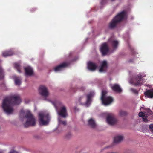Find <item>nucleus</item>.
<instances>
[{
    "label": "nucleus",
    "instance_id": "28",
    "mask_svg": "<svg viewBox=\"0 0 153 153\" xmlns=\"http://www.w3.org/2000/svg\"><path fill=\"white\" fill-rule=\"evenodd\" d=\"M59 123L60 124H62L64 126L66 124V122L65 121H62L61 118H58V119Z\"/></svg>",
    "mask_w": 153,
    "mask_h": 153
},
{
    "label": "nucleus",
    "instance_id": "36",
    "mask_svg": "<svg viewBox=\"0 0 153 153\" xmlns=\"http://www.w3.org/2000/svg\"><path fill=\"white\" fill-rule=\"evenodd\" d=\"M129 62H133V59H130L129 60Z\"/></svg>",
    "mask_w": 153,
    "mask_h": 153
},
{
    "label": "nucleus",
    "instance_id": "20",
    "mask_svg": "<svg viewBox=\"0 0 153 153\" xmlns=\"http://www.w3.org/2000/svg\"><path fill=\"white\" fill-rule=\"evenodd\" d=\"M139 116L140 117H142L144 122H146L147 121V117L148 116L147 114H146L142 112H140L139 113Z\"/></svg>",
    "mask_w": 153,
    "mask_h": 153
},
{
    "label": "nucleus",
    "instance_id": "11",
    "mask_svg": "<svg viewBox=\"0 0 153 153\" xmlns=\"http://www.w3.org/2000/svg\"><path fill=\"white\" fill-rule=\"evenodd\" d=\"M68 64L67 62L62 63L59 65L56 66L54 69V70L55 72L60 71L63 69L68 66Z\"/></svg>",
    "mask_w": 153,
    "mask_h": 153
},
{
    "label": "nucleus",
    "instance_id": "35",
    "mask_svg": "<svg viewBox=\"0 0 153 153\" xmlns=\"http://www.w3.org/2000/svg\"><path fill=\"white\" fill-rule=\"evenodd\" d=\"M34 137L35 138H36V139H37L38 138V136H36L35 135H34Z\"/></svg>",
    "mask_w": 153,
    "mask_h": 153
},
{
    "label": "nucleus",
    "instance_id": "37",
    "mask_svg": "<svg viewBox=\"0 0 153 153\" xmlns=\"http://www.w3.org/2000/svg\"><path fill=\"white\" fill-rule=\"evenodd\" d=\"M25 103H28V102H26V101H25Z\"/></svg>",
    "mask_w": 153,
    "mask_h": 153
},
{
    "label": "nucleus",
    "instance_id": "8",
    "mask_svg": "<svg viewBox=\"0 0 153 153\" xmlns=\"http://www.w3.org/2000/svg\"><path fill=\"white\" fill-rule=\"evenodd\" d=\"M25 75L27 77L32 76L34 75V71L32 68L27 66L24 68Z\"/></svg>",
    "mask_w": 153,
    "mask_h": 153
},
{
    "label": "nucleus",
    "instance_id": "1",
    "mask_svg": "<svg viewBox=\"0 0 153 153\" xmlns=\"http://www.w3.org/2000/svg\"><path fill=\"white\" fill-rule=\"evenodd\" d=\"M22 102L19 94H16L6 97L3 101L2 107L4 112L7 115L13 113V105L20 104Z\"/></svg>",
    "mask_w": 153,
    "mask_h": 153
},
{
    "label": "nucleus",
    "instance_id": "17",
    "mask_svg": "<svg viewBox=\"0 0 153 153\" xmlns=\"http://www.w3.org/2000/svg\"><path fill=\"white\" fill-rule=\"evenodd\" d=\"M2 56L4 57L10 56L13 54V53L11 50L5 51L2 52Z\"/></svg>",
    "mask_w": 153,
    "mask_h": 153
},
{
    "label": "nucleus",
    "instance_id": "24",
    "mask_svg": "<svg viewBox=\"0 0 153 153\" xmlns=\"http://www.w3.org/2000/svg\"><path fill=\"white\" fill-rule=\"evenodd\" d=\"M111 45L114 49L117 48L118 44V42L116 40H112L111 41Z\"/></svg>",
    "mask_w": 153,
    "mask_h": 153
},
{
    "label": "nucleus",
    "instance_id": "34",
    "mask_svg": "<svg viewBox=\"0 0 153 153\" xmlns=\"http://www.w3.org/2000/svg\"><path fill=\"white\" fill-rule=\"evenodd\" d=\"M82 97H80L79 98V102H80V101H81V99L82 98Z\"/></svg>",
    "mask_w": 153,
    "mask_h": 153
},
{
    "label": "nucleus",
    "instance_id": "32",
    "mask_svg": "<svg viewBox=\"0 0 153 153\" xmlns=\"http://www.w3.org/2000/svg\"><path fill=\"white\" fill-rule=\"evenodd\" d=\"M9 153H18L17 152L14 150L10 151Z\"/></svg>",
    "mask_w": 153,
    "mask_h": 153
},
{
    "label": "nucleus",
    "instance_id": "13",
    "mask_svg": "<svg viewBox=\"0 0 153 153\" xmlns=\"http://www.w3.org/2000/svg\"><path fill=\"white\" fill-rule=\"evenodd\" d=\"M107 68V63L105 61H103L102 63L101 67L99 69L100 72L105 71Z\"/></svg>",
    "mask_w": 153,
    "mask_h": 153
},
{
    "label": "nucleus",
    "instance_id": "38",
    "mask_svg": "<svg viewBox=\"0 0 153 153\" xmlns=\"http://www.w3.org/2000/svg\"><path fill=\"white\" fill-rule=\"evenodd\" d=\"M0 153H2L1 152H0Z\"/></svg>",
    "mask_w": 153,
    "mask_h": 153
},
{
    "label": "nucleus",
    "instance_id": "16",
    "mask_svg": "<svg viewBox=\"0 0 153 153\" xmlns=\"http://www.w3.org/2000/svg\"><path fill=\"white\" fill-rule=\"evenodd\" d=\"M144 95L150 98H153V89H150L147 90L144 93Z\"/></svg>",
    "mask_w": 153,
    "mask_h": 153
},
{
    "label": "nucleus",
    "instance_id": "33",
    "mask_svg": "<svg viewBox=\"0 0 153 153\" xmlns=\"http://www.w3.org/2000/svg\"><path fill=\"white\" fill-rule=\"evenodd\" d=\"M53 103V105H54V106L56 108V109H57V107H56V104H55L54 103Z\"/></svg>",
    "mask_w": 153,
    "mask_h": 153
},
{
    "label": "nucleus",
    "instance_id": "15",
    "mask_svg": "<svg viewBox=\"0 0 153 153\" xmlns=\"http://www.w3.org/2000/svg\"><path fill=\"white\" fill-rule=\"evenodd\" d=\"M111 88L114 91L119 93L121 92L122 91L120 86L117 84H114L111 87Z\"/></svg>",
    "mask_w": 153,
    "mask_h": 153
},
{
    "label": "nucleus",
    "instance_id": "7",
    "mask_svg": "<svg viewBox=\"0 0 153 153\" xmlns=\"http://www.w3.org/2000/svg\"><path fill=\"white\" fill-rule=\"evenodd\" d=\"M58 114L64 118H66L68 116L67 110L66 107L62 106L57 110Z\"/></svg>",
    "mask_w": 153,
    "mask_h": 153
},
{
    "label": "nucleus",
    "instance_id": "4",
    "mask_svg": "<svg viewBox=\"0 0 153 153\" xmlns=\"http://www.w3.org/2000/svg\"><path fill=\"white\" fill-rule=\"evenodd\" d=\"M51 118L48 114L39 113V124L40 126H46L50 121Z\"/></svg>",
    "mask_w": 153,
    "mask_h": 153
},
{
    "label": "nucleus",
    "instance_id": "27",
    "mask_svg": "<svg viewBox=\"0 0 153 153\" xmlns=\"http://www.w3.org/2000/svg\"><path fill=\"white\" fill-rule=\"evenodd\" d=\"M119 114L120 115L123 116L126 115L127 113L126 111L121 110L119 111Z\"/></svg>",
    "mask_w": 153,
    "mask_h": 153
},
{
    "label": "nucleus",
    "instance_id": "18",
    "mask_svg": "<svg viewBox=\"0 0 153 153\" xmlns=\"http://www.w3.org/2000/svg\"><path fill=\"white\" fill-rule=\"evenodd\" d=\"M142 78L141 76H138L136 78L135 82H133V84L135 85H139L141 84V81Z\"/></svg>",
    "mask_w": 153,
    "mask_h": 153
},
{
    "label": "nucleus",
    "instance_id": "14",
    "mask_svg": "<svg viewBox=\"0 0 153 153\" xmlns=\"http://www.w3.org/2000/svg\"><path fill=\"white\" fill-rule=\"evenodd\" d=\"M88 69L91 71H94L97 68L96 64L91 62H89L88 63Z\"/></svg>",
    "mask_w": 153,
    "mask_h": 153
},
{
    "label": "nucleus",
    "instance_id": "30",
    "mask_svg": "<svg viewBox=\"0 0 153 153\" xmlns=\"http://www.w3.org/2000/svg\"><path fill=\"white\" fill-rule=\"evenodd\" d=\"M130 90L134 93L135 94H137L138 92L137 89H134L133 88H131L130 89Z\"/></svg>",
    "mask_w": 153,
    "mask_h": 153
},
{
    "label": "nucleus",
    "instance_id": "5",
    "mask_svg": "<svg viewBox=\"0 0 153 153\" xmlns=\"http://www.w3.org/2000/svg\"><path fill=\"white\" fill-rule=\"evenodd\" d=\"M107 91L105 90H103L102 91L101 100L103 104L105 105L110 104L113 101L112 98L110 96L106 97L105 95Z\"/></svg>",
    "mask_w": 153,
    "mask_h": 153
},
{
    "label": "nucleus",
    "instance_id": "22",
    "mask_svg": "<svg viewBox=\"0 0 153 153\" xmlns=\"http://www.w3.org/2000/svg\"><path fill=\"white\" fill-rule=\"evenodd\" d=\"M14 80L16 85H19L21 84L22 79L21 77H15L14 78Z\"/></svg>",
    "mask_w": 153,
    "mask_h": 153
},
{
    "label": "nucleus",
    "instance_id": "19",
    "mask_svg": "<svg viewBox=\"0 0 153 153\" xmlns=\"http://www.w3.org/2000/svg\"><path fill=\"white\" fill-rule=\"evenodd\" d=\"M89 125L91 128H95L96 126V124L94 120L92 119H90L88 121Z\"/></svg>",
    "mask_w": 153,
    "mask_h": 153
},
{
    "label": "nucleus",
    "instance_id": "9",
    "mask_svg": "<svg viewBox=\"0 0 153 153\" xmlns=\"http://www.w3.org/2000/svg\"><path fill=\"white\" fill-rule=\"evenodd\" d=\"M100 50L103 56L105 55L108 53L109 51V49L106 43L102 45Z\"/></svg>",
    "mask_w": 153,
    "mask_h": 153
},
{
    "label": "nucleus",
    "instance_id": "31",
    "mask_svg": "<svg viewBox=\"0 0 153 153\" xmlns=\"http://www.w3.org/2000/svg\"><path fill=\"white\" fill-rule=\"evenodd\" d=\"M149 129L152 132H153V124H150L149 125Z\"/></svg>",
    "mask_w": 153,
    "mask_h": 153
},
{
    "label": "nucleus",
    "instance_id": "26",
    "mask_svg": "<svg viewBox=\"0 0 153 153\" xmlns=\"http://www.w3.org/2000/svg\"><path fill=\"white\" fill-rule=\"evenodd\" d=\"M4 77V71L1 67H0V80L2 79Z\"/></svg>",
    "mask_w": 153,
    "mask_h": 153
},
{
    "label": "nucleus",
    "instance_id": "2",
    "mask_svg": "<svg viewBox=\"0 0 153 153\" xmlns=\"http://www.w3.org/2000/svg\"><path fill=\"white\" fill-rule=\"evenodd\" d=\"M19 117L22 121H24V120H26L24 124V126L26 127L33 126L36 124V119L28 110L22 109L20 112Z\"/></svg>",
    "mask_w": 153,
    "mask_h": 153
},
{
    "label": "nucleus",
    "instance_id": "23",
    "mask_svg": "<svg viewBox=\"0 0 153 153\" xmlns=\"http://www.w3.org/2000/svg\"><path fill=\"white\" fill-rule=\"evenodd\" d=\"M85 88L83 87H81L78 88H76L75 87H73L71 88V91L73 92H75L76 91L79 90L80 91H83L84 90Z\"/></svg>",
    "mask_w": 153,
    "mask_h": 153
},
{
    "label": "nucleus",
    "instance_id": "21",
    "mask_svg": "<svg viewBox=\"0 0 153 153\" xmlns=\"http://www.w3.org/2000/svg\"><path fill=\"white\" fill-rule=\"evenodd\" d=\"M123 139V137L121 136H118L115 137L114 138V143H118L121 142Z\"/></svg>",
    "mask_w": 153,
    "mask_h": 153
},
{
    "label": "nucleus",
    "instance_id": "6",
    "mask_svg": "<svg viewBox=\"0 0 153 153\" xmlns=\"http://www.w3.org/2000/svg\"><path fill=\"white\" fill-rule=\"evenodd\" d=\"M39 90L40 91V94L44 98V100L49 101H50L47 99L49 95L48 88L44 85H40L39 87Z\"/></svg>",
    "mask_w": 153,
    "mask_h": 153
},
{
    "label": "nucleus",
    "instance_id": "25",
    "mask_svg": "<svg viewBox=\"0 0 153 153\" xmlns=\"http://www.w3.org/2000/svg\"><path fill=\"white\" fill-rule=\"evenodd\" d=\"M14 66L15 68L17 69L18 72L21 73L20 65L19 63H16L14 64Z\"/></svg>",
    "mask_w": 153,
    "mask_h": 153
},
{
    "label": "nucleus",
    "instance_id": "29",
    "mask_svg": "<svg viewBox=\"0 0 153 153\" xmlns=\"http://www.w3.org/2000/svg\"><path fill=\"white\" fill-rule=\"evenodd\" d=\"M71 137L72 135L71 133V132H69L66 135L65 138L67 139H68L71 138Z\"/></svg>",
    "mask_w": 153,
    "mask_h": 153
},
{
    "label": "nucleus",
    "instance_id": "3",
    "mask_svg": "<svg viewBox=\"0 0 153 153\" xmlns=\"http://www.w3.org/2000/svg\"><path fill=\"white\" fill-rule=\"evenodd\" d=\"M126 15V12L125 11H123L118 13L110 22L108 27L111 29L114 28L117 25L124 19Z\"/></svg>",
    "mask_w": 153,
    "mask_h": 153
},
{
    "label": "nucleus",
    "instance_id": "10",
    "mask_svg": "<svg viewBox=\"0 0 153 153\" xmlns=\"http://www.w3.org/2000/svg\"><path fill=\"white\" fill-rule=\"evenodd\" d=\"M116 120L114 115H108L107 117V121L108 123L111 125L115 124L116 123Z\"/></svg>",
    "mask_w": 153,
    "mask_h": 153
},
{
    "label": "nucleus",
    "instance_id": "12",
    "mask_svg": "<svg viewBox=\"0 0 153 153\" xmlns=\"http://www.w3.org/2000/svg\"><path fill=\"white\" fill-rule=\"evenodd\" d=\"M94 93L93 92H91L87 95V100L85 104L86 105H89L91 101V98L94 95Z\"/></svg>",
    "mask_w": 153,
    "mask_h": 153
}]
</instances>
